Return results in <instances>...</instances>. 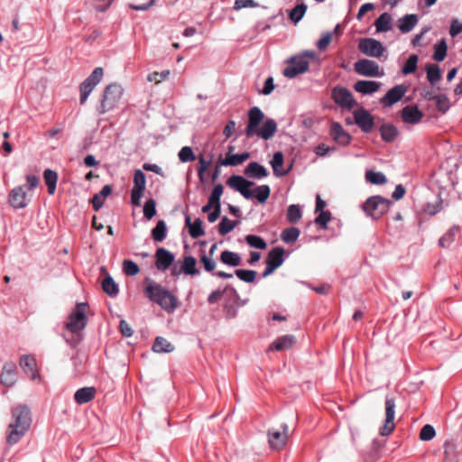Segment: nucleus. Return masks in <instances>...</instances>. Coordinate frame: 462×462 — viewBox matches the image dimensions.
Segmentation results:
<instances>
[{
	"label": "nucleus",
	"instance_id": "1",
	"mask_svg": "<svg viewBox=\"0 0 462 462\" xmlns=\"http://www.w3.org/2000/svg\"><path fill=\"white\" fill-rule=\"evenodd\" d=\"M14 421L9 424L7 442L10 445L17 443L30 428V410L25 405H20L12 411Z\"/></svg>",
	"mask_w": 462,
	"mask_h": 462
},
{
	"label": "nucleus",
	"instance_id": "2",
	"mask_svg": "<svg viewBox=\"0 0 462 462\" xmlns=\"http://www.w3.org/2000/svg\"><path fill=\"white\" fill-rule=\"evenodd\" d=\"M145 282L147 283L143 289L145 296L163 310L169 312L173 310L172 292L151 279H146Z\"/></svg>",
	"mask_w": 462,
	"mask_h": 462
},
{
	"label": "nucleus",
	"instance_id": "3",
	"mask_svg": "<svg viewBox=\"0 0 462 462\" xmlns=\"http://www.w3.org/2000/svg\"><path fill=\"white\" fill-rule=\"evenodd\" d=\"M124 93V89L121 85L113 83L106 87L98 112L100 114H106L116 107L121 99Z\"/></svg>",
	"mask_w": 462,
	"mask_h": 462
},
{
	"label": "nucleus",
	"instance_id": "4",
	"mask_svg": "<svg viewBox=\"0 0 462 462\" xmlns=\"http://www.w3.org/2000/svg\"><path fill=\"white\" fill-rule=\"evenodd\" d=\"M87 303L80 302L76 305L69 314V320L66 324V328L71 333H78L87 326Z\"/></svg>",
	"mask_w": 462,
	"mask_h": 462
},
{
	"label": "nucleus",
	"instance_id": "5",
	"mask_svg": "<svg viewBox=\"0 0 462 462\" xmlns=\"http://www.w3.org/2000/svg\"><path fill=\"white\" fill-rule=\"evenodd\" d=\"M391 204V200L382 196H372L366 199L363 208L369 217L377 219L388 211Z\"/></svg>",
	"mask_w": 462,
	"mask_h": 462
},
{
	"label": "nucleus",
	"instance_id": "6",
	"mask_svg": "<svg viewBox=\"0 0 462 462\" xmlns=\"http://www.w3.org/2000/svg\"><path fill=\"white\" fill-rule=\"evenodd\" d=\"M104 69L101 67L96 68L92 73L80 85V104H84L96 86L101 81Z\"/></svg>",
	"mask_w": 462,
	"mask_h": 462
},
{
	"label": "nucleus",
	"instance_id": "7",
	"mask_svg": "<svg viewBox=\"0 0 462 462\" xmlns=\"http://www.w3.org/2000/svg\"><path fill=\"white\" fill-rule=\"evenodd\" d=\"M289 427L287 424H282L281 429H270L267 432L268 443L273 450H282L288 440Z\"/></svg>",
	"mask_w": 462,
	"mask_h": 462
},
{
	"label": "nucleus",
	"instance_id": "8",
	"mask_svg": "<svg viewBox=\"0 0 462 462\" xmlns=\"http://www.w3.org/2000/svg\"><path fill=\"white\" fill-rule=\"evenodd\" d=\"M331 97L342 108L352 109L356 105L352 93L345 87L336 86L332 89Z\"/></svg>",
	"mask_w": 462,
	"mask_h": 462
},
{
	"label": "nucleus",
	"instance_id": "9",
	"mask_svg": "<svg viewBox=\"0 0 462 462\" xmlns=\"http://www.w3.org/2000/svg\"><path fill=\"white\" fill-rule=\"evenodd\" d=\"M395 400L393 397H386L385 400V420L380 429V434L382 436H389L395 429L394 418H395Z\"/></svg>",
	"mask_w": 462,
	"mask_h": 462
},
{
	"label": "nucleus",
	"instance_id": "10",
	"mask_svg": "<svg viewBox=\"0 0 462 462\" xmlns=\"http://www.w3.org/2000/svg\"><path fill=\"white\" fill-rule=\"evenodd\" d=\"M226 185L238 191L246 199L253 198V191L250 188L253 187L254 183L245 180L242 176L233 175L229 177L226 180Z\"/></svg>",
	"mask_w": 462,
	"mask_h": 462
},
{
	"label": "nucleus",
	"instance_id": "11",
	"mask_svg": "<svg viewBox=\"0 0 462 462\" xmlns=\"http://www.w3.org/2000/svg\"><path fill=\"white\" fill-rule=\"evenodd\" d=\"M359 51L369 57L379 58L385 51L383 44L373 38H364L359 41L358 43Z\"/></svg>",
	"mask_w": 462,
	"mask_h": 462
},
{
	"label": "nucleus",
	"instance_id": "12",
	"mask_svg": "<svg viewBox=\"0 0 462 462\" xmlns=\"http://www.w3.org/2000/svg\"><path fill=\"white\" fill-rule=\"evenodd\" d=\"M146 184V178L141 170H136L134 175V188L131 191V202L134 206L138 207L141 204Z\"/></svg>",
	"mask_w": 462,
	"mask_h": 462
},
{
	"label": "nucleus",
	"instance_id": "13",
	"mask_svg": "<svg viewBox=\"0 0 462 462\" xmlns=\"http://www.w3.org/2000/svg\"><path fill=\"white\" fill-rule=\"evenodd\" d=\"M263 118L264 115L259 107L254 106L249 109L248 124L245 128L246 137L250 138L255 135V133H257V129L259 128V125L263 120Z\"/></svg>",
	"mask_w": 462,
	"mask_h": 462
},
{
	"label": "nucleus",
	"instance_id": "14",
	"mask_svg": "<svg viewBox=\"0 0 462 462\" xmlns=\"http://www.w3.org/2000/svg\"><path fill=\"white\" fill-rule=\"evenodd\" d=\"M355 70L357 74L365 77H379L383 73L380 72L379 65L371 60H359L355 63Z\"/></svg>",
	"mask_w": 462,
	"mask_h": 462
},
{
	"label": "nucleus",
	"instance_id": "15",
	"mask_svg": "<svg viewBox=\"0 0 462 462\" xmlns=\"http://www.w3.org/2000/svg\"><path fill=\"white\" fill-rule=\"evenodd\" d=\"M309 61L303 58H292L289 65L284 69L283 75L292 79L300 73H304L309 69Z\"/></svg>",
	"mask_w": 462,
	"mask_h": 462
},
{
	"label": "nucleus",
	"instance_id": "16",
	"mask_svg": "<svg viewBox=\"0 0 462 462\" xmlns=\"http://www.w3.org/2000/svg\"><path fill=\"white\" fill-rule=\"evenodd\" d=\"M354 118L356 124L361 128V130L365 133H370L374 125V117L372 115L361 107L356 109L354 112Z\"/></svg>",
	"mask_w": 462,
	"mask_h": 462
},
{
	"label": "nucleus",
	"instance_id": "17",
	"mask_svg": "<svg viewBox=\"0 0 462 462\" xmlns=\"http://www.w3.org/2000/svg\"><path fill=\"white\" fill-rule=\"evenodd\" d=\"M407 92V87L401 84L396 85L393 88L387 91V93L381 98V104L383 106H391L400 101L405 93Z\"/></svg>",
	"mask_w": 462,
	"mask_h": 462
},
{
	"label": "nucleus",
	"instance_id": "18",
	"mask_svg": "<svg viewBox=\"0 0 462 462\" xmlns=\"http://www.w3.org/2000/svg\"><path fill=\"white\" fill-rule=\"evenodd\" d=\"M9 204L15 209H21L27 206L25 187L17 186L10 191Z\"/></svg>",
	"mask_w": 462,
	"mask_h": 462
},
{
	"label": "nucleus",
	"instance_id": "19",
	"mask_svg": "<svg viewBox=\"0 0 462 462\" xmlns=\"http://www.w3.org/2000/svg\"><path fill=\"white\" fill-rule=\"evenodd\" d=\"M401 118L405 124L416 125L423 118V113L416 106H406L401 111Z\"/></svg>",
	"mask_w": 462,
	"mask_h": 462
},
{
	"label": "nucleus",
	"instance_id": "20",
	"mask_svg": "<svg viewBox=\"0 0 462 462\" xmlns=\"http://www.w3.org/2000/svg\"><path fill=\"white\" fill-rule=\"evenodd\" d=\"M20 366L24 374H26L32 380L40 378V374L36 370V360L31 355L22 356L20 358Z\"/></svg>",
	"mask_w": 462,
	"mask_h": 462
},
{
	"label": "nucleus",
	"instance_id": "21",
	"mask_svg": "<svg viewBox=\"0 0 462 462\" xmlns=\"http://www.w3.org/2000/svg\"><path fill=\"white\" fill-rule=\"evenodd\" d=\"M155 256V265L159 271H165L173 263V254L164 248H158Z\"/></svg>",
	"mask_w": 462,
	"mask_h": 462
},
{
	"label": "nucleus",
	"instance_id": "22",
	"mask_svg": "<svg viewBox=\"0 0 462 462\" xmlns=\"http://www.w3.org/2000/svg\"><path fill=\"white\" fill-rule=\"evenodd\" d=\"M233 149L234 148L232 146H229L226 158L219 159V163L221 165H223V166H236V165L242 164L244 162H245L250 157V154L247 152H245L240 154H231Z\"/></svg>",
	"mask_w": 462,
	"mask_h": 462
},
{
	"label": "nucleus",
	"instance_id": "23",
	"mask_svg": "<svg viewBox=\"0 0 462 462\" xmlns=\"http://www.w3.org/2000/svg\"><path fill=\"white\" fill-rule=\"evenodd\" d=\"M330 135L337 143L346 145L350 142V135L344 130L343 126L337 123L333 122L330 126Z\"/></svg>",
	"mask_w": 462,
	"mask_h": 462
},
{
	"label": "nucleus",
	"instance_id": "24",
	"mask_svg": "<svg viewBox=\"0 0 462 462\" xmlns=\"http://www.w3.org/2000/svg\"><path fill=\"white\" fill-rule=\"evenodd\" d=\"M1 383L6 387H12L16 382V369L13 363H6L1 374Z\"/></svg>",
	"mask_w": 462,
	"mask_h": 462
},
{
	"label": "nucleus",
	"instance_id": "25",
	"mask_svg": "<svg viewBox=\"0 0 462 462\" xmlns=\"http://www.w3.org/2000/svg\"><path fill=\"white\" fill-rule=\"evenodd\" d=\"M277 131V124L273 119H267L261 127L257 129L255 135L263 139H271Z\"/></svg>",
	"mask_w": 462,
	"mask_h": 462
},
{
	"label": "nucleus",
	"instance_id": "26",
	"mask_svg": "<svg viewBox=\"0 0 462 462\" xmlns=\"http://www.w3.org/2000/svg\"><path fill=\"white\" fill-rule=\"evenodd\" d=\"M380 87V82L370 80H358L355 83L354 89L356 92L362 93L364 95H368L378 91Z\"/></svg>",
	"mask_w": 462,
	"mask_h": 462
},
{
	"label": "nucleus",
	"instance_id": "27",
	"mask_svg": "<svg viewBox=\"0 0 462 462\" xmlns=\"http://www.w3.org/2000/svg\"><path fill=\"white\" fill-rule=\"evenodd\" d=\"M284 253H285V250L282 247L273 248L268 253V255L266 257V261H265L266 265H272V266L275 267L276 269L278 267H280L284 261V259H283Z\"/></svg>",
	"mask_w": 462,
	"mask_h": 462
},
{
	"label": "nucleus",
	"instance_id": "28",
	"mask_svg": "<svg viewBox=\"0 0 462 462\" xmlns=\"http://www.w3.org/2000/svg\"><path fill=\"white\" fill-rule=\"evenodd\" d=\"M245 175L249 178L262 179L268 175V171L263 165L253 162L245 167Z\"/></svg>",
	"mask_w": 462,
	"mask_h": 462
},
{
	"label": "nucleus",
	"instance_id": "29",
	"mask_svg": "<svg viewBox=\"0 0 462 462\" xmlns=\"http://www.w3.org/2000/svg\"><path fill=\"white\" fill-rule=\"evenodd\" d=\"M96 389L94 387H83L74 394V400L79 404H84L94 399Z\"/></svg>",
	"mask_w": 462,
	"mask_h": 462
},
{
	"label": "nucleus",
	"instance_id": "30",
	"mask_svg": "<svg viewBox=\"0 0 462 462\" xmlns=\"http://www.w3.org/2000/svg\"><path fill=\"white\" fill-rule=\"evenodd\" d=\"M398 28L402 33L410 32L418 23L417 14H406L399 19Z\"/></svg>",
	"mask_w": 462,
	"mask_h": 462
},
{
	"label": "nucleus",
	"instance_id": "31",
	"mask_svg": "<svg viewBox=\"0 0 462 462\" xmlns=\"http://www.w3.org/2000/svg\"><path fill=\"white\" fill-rule=\"evenodd\" d=\"M294 337L291 335L282 336L278 337L273 345H271L268 348L269 351L276 350L282 351L285 349H289L293 346Z\"/></svg>",
	"mask_w": 462,
	"mask_h": 462
},
{
	"label": "nucleus",
	"instance_id": "32",
	"mask_svg": "<svg viewBox=\"0 0 462 462\" xmlns=\"http://www.w3.org/2000/svg\"><path fill=\"white\" fill-rule=\"evenodd\" d=\"M112 192V188L110 185H105L102 189L95 194L91 199L93 208L95 211H97L101 208L104 204L106 198L110 195Z\"/></svg>",
	"mask_w": 462,
	"mask_h": 462
},
{
	"label": "nucleus",
	"instance_id": "33",
	"mask_svg": "<svg viewBox=\"0 0 462 462\" xmlns=\"http://www.w3.org/2000/svg\"><path fill=\"white\" fill-rule=\"evenodd\" d=\"M380 134L382 139L386 143H392L397 137L399 131L393 125L383 124L381 125Z\"/></svg>",
	"mask_w": 462,
	"mask_h": 462
},
{
	"label": "nucleus",
	"instance_id": "34",
	"mask_svg": "<svg viewBox=\"0 0 462 462\" xmlns=\"http://www.w3.org/2000/svg\"><path fill=\"white\" fill-rule=\"evenodd\" d=\"M241 257L237 253L225 250L220 254V262L224 264L236 267L241 264Z\"/></svg>",
	"mask_w": 462,
	"mask_h": 462
},
{
	"label": "nucleus",
	"instance_id": "35",
	"mask_svg": "<svg viewBox=\"0 0 462 462\" xmlns=\"http://www.w3.org/2000/svg\"><path fill=\"white\" fill-rule=\"evenodd\" d=\"M392 16L388 13L382 14L374 22L378 32H385L392 29Z\"/></svg>",
	"mask_w": 462,
	"mask_h": 462
},
{
	"label": "nucleus",
	"instance_id": "36",
	"mask_svg": "<svg viewBox=\"0 0 462 462\" xmlns=\"http://www.w3.org/2000/svg\"><path fill=\"white\" fill-rule=\"evenodd\" d=\"M44 181L48 188V192L53 195L56 190L58 173L51 169H46L43 172Z\"/></svg>",
	"mask_w": 462,
	"mask_h": 462
},
{
	"label": "nucleus",
	"instance_id": "37",
	"mask_svg": "<svg viewBox=\"0 0 462 462\" xmlns=\"http://www.w3.org/2000/svg\"><path fill=\"white\" fill-rule=\"evenodd\" d=\"M457 445L453 440H447L444 444V462H457Z\"/></svg>",
	"mask_w": 462,
	"mask_h": 462
},
{
	"label": "nucleus",
	"instance_id": "38",
	"mask_svg": "<svg viewBox=\"0 0 462 462\" xmlns=\"http://www.w3.org/2000/svg\"><path fill=\"white\" fill-rule=\"evenodd\" d=\"M152 349L155 353H170L173 350V347L164 337H157L153 342Z\"/></svg>",
	"mask_w": 462,
	"mask_h": 462
},
{
	"label": "nucleus",
	"instance_id": "39",
	"mask_svg": "<svg viewBox=\"0 0 462 462\" xmlns=\"http://www.w3.org/2000/svg\"><path fill=\"white\" fill-rule=\"evenodd\" d=\"M458 234V227H451L444 236L439 240V245L443 248L449 247L455 241V237Z\"/></svg>",
	"mask_w": 462,
	"mask_h": 462
},
{
	"label": "nucleus",
	"instance_id": "40",
	"mask_svg": "<svg viewBox=\"0 0 462 462\" xmlns=\"http://www.w3.org/2000/svg\"><path fill=\"white\" fill-rule=\"evenodd\" d=\"M223 192L224 187L222 184H217L214 187L208 201L214 208H221L220 198Z\"/></svg>",
	"mask_w": 462,
	"mask_h": 462
},
{
	"label": "nucleus",
	"instance_id": "41",
	"mask_svg": "<svg viewBox=\"0 0 462 462\" xmlns=\"http://www.w3.org/2000/svg\"><path fill=\"white\" fill-rule=\"evenodd\" d=\"M167 234L166 224L163 220H159L155 227L152 230V237L155 242H162L165 239Z\"/></svg>",
	"mask_w": 462,
	"mask_h": 462
},
{
	"label": "nucleus",
	"instance_id": "42",
	"mask_svg": "<svg viewBox=\"0 0 462 462\" xmlns=\"http://www.w3.org/2000/svg\"><path fill=\"white\" fill-rule=\"evenodd\" d=\"M196 264L197 261L193 256H186L181 265V270L185 274L196 275L199 273Z\"/></svg>",
	"mask_w": 462,
	"mask_h": 462
},
{
	"label": "nucleus",
	"instance_id": "43",
	"mask_svg": "<svg viewBox=\"0 0 462 462\" xmlns=\"http://www.w3.org/2000/svg\"><path fill=\"white\" fill-rule=\"evenodd\" d=\"M104 291L110 297H116L118 292V286L111 276H107L102 282Z\"/></svg>",
	"mask_w": 462,
	"mask_h": 462
},
{
	"label": "nucleus",
	"instance_id": "44",
	"mask_svg": "<svg viewBox=\"0 0 462 462\" xmlns=\"http://www.w3.org/2000/svg\"><path fill=\"white\" fill-rule=\"evenodd\" d=\"M300 236V229L297 227H288L281 235V238L287 244L294 243Z\"/></svg>",
	"mask_w": 462,
	"mask_h": 462
},
{
	"label": "nucleus",
	"instance_id": "45",
	"mask_svg": "<svg viewBox=\"0 0 462 462\" xmlns=\"http://www.w3.org/2000/svg\"><path fill=\"white\" fill-rule=\"evenodd\" d=\"M427 79L430 84H435L441 79V72L438 65L430 64L426 67Z\"/></svg>",
	"mask_w": 462,
	"mask_h": 462
},
{
	"label": "nucleus",
	"instance_id": "46",
	"mask_svg": "<svg viewBox=\"0 0 462 462\" xmlns=\"http://www.w3.org/2000/svg\"><path fill=\"white\" fill-rule=\"evenodd\" d=\"M253 191L254 196L260 203H264L270 196V187L268 185H261L256 187Z\"/></svg>",
	"mask_w": 462,
	"mask_h": 462
},
{
	"label": "nucleus",
	"instance_id": "47",
	"mask_svg": "<svg viewBox=\"0 0 462 462\" xmlns=\"http://www.w3.org/2000/svg\"><path fill=\"white\" fill-rule=\"evenodd\" d=\"M187 224L189 226V234L191 237L198 238L204 235L201 219L197 218L193 224H190V218L187 217Z\"/></svg>",
	"mask_w": 462,
	"mask_h": 462
},
{
	"label": "nucleus",
	"instance_id": "48",
	"mask_svg": "<svg viewBox=\"0 0 462 462\" xmlns=\"http://www.w3.org/2000/svg\"><path fill=\"white\" fill-rule=\"evenodd\" d=\"M302 217L301 209L299 205L289 206L286 213L287 220L290 223H297Z\"/></svg>",
	"mask_w": 462,
	"mask_h": 462
},
{
	"label": "nucleus",
	"instance_id": "49",
	"mask_svg": "<svg viewBox=\"0 0 462 462\" xmlns=\"http://www.w3.org/2000/svg\"><path fill=\"white\" fill-rule=\"evenodd\" d=\"M237 224V221H232L227 217H224L218 225V232L220 235L225 236L230 233Z\"/></svg>",
	"mask_w": 462,
	"mask_h": 462
},
{
	"label": "nucleus",
	"instance_id": "50",
	"mask_svg": "<svg viewBox=\"0 0 462 462\" xmlns=\"http://www.w3.org/2000/svg\"><path fill=\"white\" fill-rule=\"evenodd\" d=\"M365 180L375 185L384 184L387 181L386 177L382 172H376L374 171H367L365 172Z\"/></svg>",
	"mask_w": 462,
	"mask_h": 462
},
{
	"label": "nucleus",
	"instance_id": "51",
	"mask_svg": "<svg viewBox=\"0 0 462 462\" xmlns=\"http://www.w3.org/2000/svg\"><path fill=\"white\" fill-rule=\"evenodd\" d=\"M271 164L273 169V172L276 176H283L287 173L286 171H279V169L282 168L283 165V154L282 152H276L273 154V158L271 162Z\"/></svg>",
	"mask_w": 462,
	"mask_h": 462
},
{
	"label": "nucleus",
	"instance_id": "52",
	"mask_svg": "<svg viewBox=\"0 0 462 462\" xmlns=\"http://www.w3.org/2000/svg\"><path fill=\"white\" fill-rule=\"evenodd\" d=\"M447 43L444 40H441L438 44L434 46L433 59L437 61H442L447 55Z\"/></svg>",
	"mask_w": 462,
	"mask_h": 462
},
{
	"label": "nucleus",
	"instance_id": "53",
	"mask_svg": "<svg viewBox=\"0 0 462 462\" xmlns=\"http://www.w3.org/2000/svg\"><path fill=\"white\" fill-rule=\"evenodd\" d=\"M418 56L415 54L411 55L406 60L404 66L402 69L403 75H409L417 69Z\"/></svg>",
	"mask_w": 462,
	"mask_h": 462
},
{
	"label": "nucleus",
	"instance_id": "54",
	"mask_svg": "<svg viewBox=\"0 0 462 462\" xmlns=\"http://www.w3.org/2000/svg\"><path fill=\"white\" fill-rule=\"evenodd\" d=\"M235 273L240 280L245 282H254L257 275V273L254 270L243 269L236 270Z\"/></svg>",
	"mask_w": 462,
	"mask_h": 462
},
{
	"label": "nucleus",
	"instance_id": "55",
	"mask_svg": "<svg viewBox=\"0 0 462 462\" xmlns=\"http://www.w3.org/2000/svg\"><path fill=\"white\" fill-rule=\"evenodd\" d=\"M306 10L307 5L305 4L297 5L294 8L291 9L290 13V19L294 23H298L303 17Z\"/></svg>",
	"mask_w": 462,
	"mask_h": 462
},
{
	"label": "nucleus",
	"instance_id": "56",
	"mask_svg": "<svg viewBox=\"0 0 462 462\" xmlns=\"http://www.w3.org/2000/svg\"><path fill=\"white\" fill-rule=\"evenodd\" d=\"M246 243L257 249H265L267 247L266 242L260 236L254 235H248L245 236Z\"/></svg>",
	"mask_w": 462,
	"mask_h": 462
},
{
	"label": "nucleus",
	"instance_id": "57",
	"mask_svg": "<svg viewBox=\"0 0 462 462\" xmlns=\"http://www.w3.org/2000/svg\"><path fill=\"white\" fill-rule=\"evenodd\" d=\"M178 156L181 162H189L196 159L195 153L189 146L182 147L179 152Z\"/></svg>",
	"mask_w": 462,
	"mask_h": 462
},
{
	"label": "nucleus",
	"instance_id": "58",
	"mask_svg": "<svg viewBox=\"0 0 462 462\" xmlns=\"http://www.w3.org/2000/svg\"><path fill=\"white\" fill-rule=\"evenodd\" d=\"M200 263H202L204 270L208 273H212L217 267V262L214 257L208 256L206 254H203L200 256Z\"/></svg>",
	"mask_w": 462,
	"mask_h": 462
},
{
	"label": "nucleus",
	"instance_id": "59",
	"mask_svg": "<svg viewBox=\"0 0 462 462\" xmlns=\"http://www.w3.org/2000/svg\"><path fill=\"white\" fill-rule=\"evenodd\" d=\"M123 271L126 275L134 276L139 273L140 269L134 262L125 260L123 262Z\"/></svg>",
	"mask_w": 462,
	"mask_h": 462
},
{
	"label": "nucleus",
	"instance_id": "60",
	"mask_svg": "<svg viewBox=\"0 0 462 462\" xmlns=\"http://www.w3.org/2000/svg\"><path fill=\"white\" fill-rule=\"evenodd\" d=\"M143 215L147 219H152L156 215L155 200L148 199L143 206Z\"/></svg>",
	"mask_w": 462,
	"mask_h": 462
},
{
	"label": "nucleus",
	"instance_id": "61",
	"mask_svg": "<svg viewBox=\"0 0 462 462\" xmlns=\"http://www.w3.org/2000/svg\"><path fill=\"white\" fill-rule=\"evenodd\" d=\"M170 75V69H165L162 72H152L147 76V80L150 82H154L155 84H159L165 79L169 78Z\"/></svg>",
	"mask_w": 462,
	"mask_h": 462
},
{
	"label": "nucleus",
	"instance_id": "62",
	"mask_svg": "<svg viewBox=\"0 0 462 462\" xmlns=\"http://www.w3.org/2000/svg\"><path fill=\"white\" fill-rule=\"evenodd\" d=\"M437 109L441 113H446L449 108V99L446 95H438L436 97Z\"/></svg>",
	"mask_w": 462,
	"mask_h": 462
},
{
	"label": "nucleus",
	"instance_id": "63",
	"mask_svg": "<svg viewBox=\"0 0 462 462\" xmlns=\"http://www.w3.org/2000/svg\"><path fill=\"white\" fill-rule=\"evenodd\" d=\"M155 0H134V3L130 4V7L136 11H144L153 5Z\"/></svg>",
	"mask_w": 462,
	"mask_h": 462
},
{
	"label": "nucleus",
	"instance_id": "64",
	"mask_svg": "<svg viewBox=\"0 0 462 462\" xmlns=\"http://www.w3.org/2000/svg\"><path fill=\"white\" fill-rule=\"evenodd\" d=\"M435 434L436 431L434 428L430 424H426L420 430V439L423 441H428L432 439L435 437Z\"/></svg>",
	"mask_w": 462,
	"mask_h": 462
}]
</instances>
